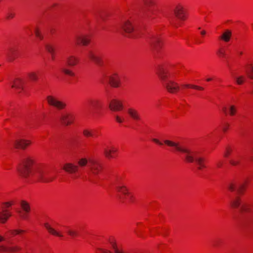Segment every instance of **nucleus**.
<instances>
[{
	"instance_id": "obj_1",
	"label": "nucleus",
	"mask_w": 253,
	"mask_h": 253,
	"mask_svg": "<svg viewBox=\"0 0 253 253\" xmlns=\"http://www.w3.org/2000/svg\"><path fill=\"white\" fill-rule=\"evenodd\" d=\"M164 143L169 146L173 148L175 151L180 152L184 154V159L188 163L194 162L198 166V169L201 170L206 168L205 160L203 158L198 157L196 153L191 151L187 147L182 146L179 142L172 141L169 140H164Z\"/></svg>"
},
{
	"instance_id": "obj_2",
	"label": "nucleus",
	"mask_w": 253,
	"mask_h": 253,
	"mask_svg": "<svg viewBox=\"0 0 253 253\" xmlns=\"http://www.w3.org/2000/svg\"><path fill=\"white\" fill-rule=\"evenodd\" d=\"M231 206L239 209L245 219L253 220V206L247 201H242L239 196L236 197L231 201Z\"/></svg>"
},
{
	"instance_id": "obj_3",
	"label": "nucleus",
	"mask_w": 253,
	"mask_h": 253,
	"mask_svg": "<svg viewBox=\"0 0 253 253\" xmlns=\"http://www.w3.org/2000/svg\"><path fill=\"white\" fill-rule=\"evenodd\" d=\"M157 74L163 82L164 86L169 92L174 93L179 90V86L177 83L168 79L170 74L163 67L159 66L158 67Z\"/></svg>"
},
{
	"instance_id": "obj_4",
	"label": "nucleus",
	"mask_w": 253,
	"mask_h": 253,
	"mask_svg": "<svg viewBox=\"0 0 253 253\" xmlns=\"http://www.w3.org/2000/svg\"><path fill=\"white\" fill-rule=\"evenodd\" d=\"M33 174L39 181L42 182H50L55 178V177L52 175L49 169L42 165L36 166Z\"/></svg>"
},
{
	"instance_id": "obj_5",
	"label": "nucleus",
	"mask_w": 253,
	"mask_h": 253,
	"mask_svg": "<svg viewBox=\"0 0 253 253\" xmlns=\"http://www.w3.org/2000/svg\"><path fill=\"white\" fill-rule=\"evenodd\" d=\"M34 165V160L32 157L26 156L22 159L17 170L22 176L27 177L32 173V168Z\"/></svg>"
},
{
	"instance_id": "obj_6",
	"label": "nucleus",
	"mask_w": 253,
	"mask_h": 253,
	"mask_svg": "<svg viewBox=\"0 0 253 253\" xmlns=\"http://www.w3.org/2000/svg\"><path fill=\"white\" fill-rule=\"evenodd\" d=\"M3 206L0 211V220L6 221L10 219V218L13 216V213L8 210L12 205L11 202H6L2 203Z\"/></svg>"
},
{
	"instance_id": "obj_7",
	"label": "nucleus",
	"mask_w": 253,
	"mask_h": 253,
	"mask_svg": "<svg viewBox=\"0 0 253 253\" xmlns=\"http://www.w3.org/2000/svg\"><path fill=\"white\" fill-rule=\"evenodd\" d=\"M147 43L151 50L158 52L162 45V42L160 37L157 35H153L147 39Z\"/></svg>"
},
{
	"instance_id": "obj_8",
	"label": "nucleus",
	"mask_w": 253,
	"mask_h": 253,
	"mask_svg": "<svg viewBox=\"0 0 253 253\" xmlns=\"http://www.w3.org/2000/svg\"><path fill=\"white\" fill-rule=\"evenodd\" d=\"M21 210H17L16 212L19 216L20 220H27L28 219V214L30 212L31 207L30 204L25 201L20 202Z\"/></svg>"
},
{
	"instance_id": "obj_9",
	"label": "nucleus",
	"mask_w": 253,
	"mask_h": 253,
	"mask_svg": "<svg viewBox=\"0 0 253 253\" xmlns=\"http://www.w3.org/2000/svg\"><path fill=\"white\" fill-rule=\"evenodd\" d=\"M46 101L49 105L53 106L57 109L61 110L66 106V104L53 95H48L46 97Z\"/></svg>"
},
{
	"instance_id": "obj_10",
	"label": "nucleus",
	"mask_w": 253,
	"mask_h": 253,
	"mask_svg": "<svg viewBox=\"0 0 253 253\" xmlns=\"http://www.w3.org/2000/svg\"><path fill=\"white\" fill-rule=\"evenodd\" d=\"M88 167L92 174L94 176H97L102 169L101 165L95 161H89Z\"/></svg>"
},
{
	"instance_id": "obj_11",
	"label": "nucleus",
	"mask_w": 253,
	"mask_h": 253,
	"mask_svg": "<svg viewBox=\"0 0 253 253\" xmlns=\"http://www.w3.org/2000/svg\"><path fill=\"white\" fill-rule=\"evenodd\" d=\"M4 240L5 238L3 237L0 236V242ZM20 250L21 248L17 246H7L4 245H0V253L8 252L13 253Z\"/></svg>"
},
{
	"instance_id": "obj_12",
	"label": "nucleus",
	"mask_w": 253,
	"mask_h": 253,
	"mask_svg": "<svg viewBox=\"0 0 253 253\" xmlns=\"http://www.w3.org/2000/svg\"><path fill=\"white\" fill-rule=\"evenodd\" d=\"M88 58L98 66H102L103 61L101 56L96 52L89 51L87 55Z\"/></svg>"
},
{
	"instance_id": "obj_13",
	"label": "nucleus",
	"mask_w": 253,
	"mask_h": 253,
	"mask_svg": "<svg viewBox=\"0 0 253 253\" xmlns=\"http://www.w3.org/2000/svg\"><path fill=\"white\" fill-rule=\"evenodd\" d=\"M109 107L112 111H118L123 109V105L120 100L113 99L110 101Z\"/></svg>"
},
{
	"instance_id": "obj_14",
	"label": "nucleus",
	"mask_w": 253,
	"mask_h": 253,
	"mask_svg": "<svg viewBox=\"0 0 253 253\" xmlns=\"http://www.w3.org/2000/svg\"><path fill=\"white\" fill-rule=\"evenodd\" d=\"M75 40L77 44L86 45L90 42V37L89 35H80L76 36Z\"/></svg>"
},
{
	"instance_id": "obj_15",
	"label": "nucleus",
	"mask_w": 253,
	"mask_h": 253,
	"mask_svg": "<svg viewBox=\"0 0 253 253\" xmlns=\"http://www.w3.org/2000/svg\"><path fill=\"white\" fill-rule=\"evenodd\" d=\"M31 144V141L28 140L19 139L15 140L13 142V146L16 148L24 149Z\"/></svg>"
},
{
	"instance_id": "obj_16",
	"label": "nucleus",
	"mask_w": 253,
	"mask_h": 253,
	"mask_svg": "<svg viewBox=\"0 0 253 253\" xmlns=\"http://www.w3.org/2000/svg\"><path fill=\"white\" fill-rule=\"evenodd\" d=\"M143 1L145 6L144 12L148 16H150L154 12V9L152 6L154 4V1L153 0H144Z\"/></svg>"
},
{
	"instance_id": "obj_17",
	"label": "nucleus",
	"mask_w": 253,
	"mask_h": 253,
	"mask_svg": "<svg viewBox=\"0 0 253 253\" xmlns=\"http://www.w3.org/2000/svg\"><path fill=\"white\" fill-rule=\"evenodd\" d=\"M63 169L69 173L75 174L78 171L79 166L73 163H67L64 165Z\"/></svg>"
},
{
	"instance_id": "obj_18",
	"label": "nucleus",
	"mask_w": 253,
	"mask_h": 253,
	"mask_svg": "<svg viewBox=\"0 0 253 253\" xmlns=\"http://www.w3.org/2000/svg\"><path fill=\"white\" fill-rule=\"evenodd\" d=\"M87 107L90 111H94L101 107V103L99 100L90 99L87 102Z\"/></svg>"
},
{
	"instance_id": "obj_19",
	"label": "nucleus",
	"mask_w": 253,
	"mask_h": 253,
	"mask_svg": "<svg viewBox=\"0 0 253 253\" xmlns=\"http://www.w3.org/2000/svg\"><path fill=\"white\" fill-rule=\"evenodd\" d=\"M109 83L111 86L114 87H118L120 84V79L117 74H113L112 75L108 77Z\"/></svg>"
},
{
	"instance_id": "obj_20",
	"label": "nucleus",
	"mask_w": 253,
	"mask_h": 253,
	"mask_svg": "<svg viewBox=\"0 0 253 253\" xmlns=\"http://www.w3.org/2000/svg\"><path fill=\"white\" fill-rule=\"evenodd\" d=\"M121 27L126 33L130 34L133 30L134 28L131 22L129 20L125 21L121 25Z\"/></svg>"
},
{
	"instance_id": "obj_21",
	"label": "nucleus",
	"mask_w": 253,
	"mask_h": 253,
	"mask_svg": "<svg viewBox=\"0 0 253 253\" xmlns=\"http://www.w3.org/2000/svg\"><path fill=\"white\" fill-rule=\"evenodd\" d=\"M129 116L134 121H139L141 119L138 112L134 108H129L127 110Z\"/></svg>"
},
{
	"instance_id": "obj_22",
	"label": "nucleus",
	"mask_w": 253,
	"mask_h": 253,
	"mask_svg": "<svg viewBox=\"0 0 253 253\" xmlns=\"http://www.w3.org/2000/svg\"><path fill=\"white\" fill-rule=\"evenodd\" d=\"M60 119L64 125L68 126L72 123L73 116L68 114H62Z\"/></svg>"
},
{
	"instance_id": "obj_23",
	"label": "nucleus",
	"mask_w": 253,
	"mask_h": 253,
	"mask_svg": "<svg viewBox=\"0 0 253 253\" xmlns=\"http://www.w3.org/2000/svg\"><path fill=\"white\" fill-rule=\"evenodd\" d=\"M174 14L178 19L184 20L185 19V15L182 6H177L173 10Z\"/></svg>"
},
{
	"instance_id": "obj_24",
	"label": "nucleus",
	"mask_w": 253,
	"mask_h": 253,
	"mask_svg": "<svg viewBox=\"0 0 253 253\" xmlns=\"http://www.w3.org/2000/svg\"><path fill=\"white\" fill-rule=\"evenodd\" d=\"M65 61L69 67H73L78 64L79 59L74 55H69L66 57Z\"/></svg>"
},
{
	"instance_id": "obj_25",
	"label": "nucleus",
	"mask_w": 253,
	"mask_h": 253,
	"mask_svg": "<svg viewBox=\"0 0 253 253\" xmlns=\"http://www.w3.org/2000/svg\"><path fill=\"white\" fill-rule=\"evenodd\" d=\"M24 84V81L20 78L16 79L14 81L13 84L12 85V87L15 88L18 90H23V84Z\"/></svg>"
},
{
	"instance_id": "obj_26",
	"label": "nucleus",
	"mask_w": 253,
	"mask_h": 253,
	"mask_svg": "<svg viewBox=\"0 0 253 253\" xmlns=\"http://www.w3.org/2000/svg\"><path fill=\"white\" fill-rule=\"evenodd\" d=\"M118 151L117 149L113 146L111 147L110 149L105 148L104 149V153L105 156L108 158H111L113 157L112 154L117 152Z\"/></svg>"
},
{
	"instance_id": "obj_27",
	"label": "nucleus",
	"mask_w": 253,
	"mask_h": 253,
	"mask_svg": "<svg viewBox=\"0 0 253 253\" xmlns=\"http://www.w3.org/2000/svg\"><path fill=\"white\" fill-rule=\"evenodd\" d=\"M83 135L86 137H93L95 130L90 128H85L83 130Z\"/></svg>"
},
{
	"instance_id": "obj_28",
	"label": "nucleus",
	"mask_w": 253,
	"mask_h": 253,
	"mask_svg": "<svg viewBox=\"0 0 253 253\" xmlns=\"http://www.w3.org/2000/svg\"><path fill=\"white\" fill-rule=\"evenodd\" d=\"M227 188L231 192L236 191L238 188V184L235 181H231L227 185Z\"/></svg>"
},
{
	"instance_id": "obj_29",
	"label": "nucleus",
	"mask_w": 253,
	"mask_h": 253,
	"mask_svg": "<svg viewBox=\"0 0 253 253\" xmlns=\"http://www.w3.org/2000/svg\"><path fill=\"white\" fill-rule=\"evenodd\" d=\"M231 32L229 30H226L222 35L220 38L224 41L225 42L229 41L231 36Z\"/></svg>"
},
{
	"instance_id": "obj_30",
	"label": "nucleus",
	"mask_w": 253,
	"mask_h": 253,
	"mask_svg": "<svg viewBox=\"0 0 253 253\" xmlns=\"http://www.w3.org/2000/svg\"><path fill=\"white\" fill-rule=\"evenodd\" d=\"M44 227L46 228V229L48 231V232L54 235H56V236H62V235L60 234H59L54 229H53V228H52L51 227H50L48 224L47 223H45L44 224Z\"/></svg>"
},
{
	"instance_id": "obj_31",
	"label": "nucleus",
	"mask_w": 253,
	"mask_h": 253,
	"mask_svg": "<svg viewBox=\"0 0 253 253\" xmlns=\"http://www.w3.org/2000/svg\"><path fill=\"white\" fill-rule=\"evenodd\" d=\"M61 71L64 74L70 76L71 77H74L75 75V74L72 71L66 67H62L61 68Z\"/></svg>"
},
{
	"instance_id": "obj_32",
	"label": "nucleus",
	"mask_w": 253,
	"mask_h": 253,
	"mask_svg": "<svg viewBox=\"0 0 253 253\" xmlns=\"http://www.w3.org/2000/svg\"><path fill=\"white\" fill-rule=\"evenodd\" d=\"M117 191L126 195L128 194V190L125 186L118 185L116 187Z\"/></svg>"
},
{
	"instance_id": "obj_33",
	"label": "nucleus",
	"mask_w": 253,
	"mask_h": 253,
	"mask_svg": "<svg viewBox=\"0 0 253 253\" xmlns=\"http://www.w3.org/2000/svg\"><path fill=\"white\" fill-rule=\"evenodd\" d=\"M28 76L32 81H36L38 79V74L35 72H30L28 73Z\"/></svg>"
},
{
	"instance_id": "obj_34",
	"label": "nucleus",
	"mask_w": 253,
	"mask_h": 253,
	"mask_svg": "<svg viewBox=\"0 0 253 253\" xmlns=\"http://www.w3.org/2000/svg\"><path fill=\"white\" fill-rule=\"evenodd\" d=\"M45 48L47 50V51L52 54V59H54L53 54H54V48L53 47V46L50 44H46L45 45Z\"/></svg>"
},
{
	"instance_id": "obj_35",
	"label": "nucleus",
	"mask_w": 253,
	"mask_h": 253,
	"mask_svg": "<svg viewBox=\"0 0 253 253\" xmlns=\"http://www.w3.org/2000/svg\"><path fill=\"white\" fill-rule=\"evenodd\" d=\"M246 187L243 184H238V188L237 189V192L240 194H243L245 190Z\"/></svg>"
},
{
	"instance_id": "obj_36",
	"label": "nucleus",
	"mask_w": 253,
	"mask_h": 253,
	"mask_svg": "<svg viewBox=\"0 0 253 253\" xmlns=\"http://www.w3.org/2000/svg\"><path fill=\"white\" fill-rule=\"evenodd\" d=\"M182 86L183 87H192L193 88L197 89H199V90H203L204 89V88L201 86L196 85H191L190 84H183L182 85Z\"/></svg>"
},
{
	"instance_id": "obj_37",
	"label": "nucleus",
	"mask_w": 253,
	"mask_h": 253,
	"mask_svg": "<svg viewBox=\"0 0 253 253\" xmlns=\"http://www.w3.org/2000/svg\"><path fill=\"white\" fill-rule=\"evenodd\" d=\"M236 82L238 84H243L245 80V77L243 76H241L235 78Z\"/></svg>"
},
{
	"instance_id": "obj_38",
	"label": "nucleus",
	"mask_w": 253,
	"mask_h": 253,
	"mask_svg": "<svg viewBox=\"0 0 253 253\" xmlns=\"http://www.w3.org/2000/svg\"><path fill=\"white\" fill-rule=\"evenodd\" d=\"M87 163V159L85 158H82L79 160L78 164L79 166L83 167L86 165Z\"/></svg>"
},
{
	"instance_id": "obj_39",
	"label": "nucleus",
	"mask_w": 253,
	"mask_h": 253,
	"mask_svg": "<svg viewBox=\"0 0 253 253\" xmlns=\"http://www.w3.org/2000/svg\"><path fill=\"white\" fill-rule=\"evenodd\" d=\"M15 51L13 49H11L7 53V56L9 60H12L14 58Z\"/></svg>"
},
{
	"instance_id": "obj_40",
	"label": "nucleus",
	"mask_w": 253,
	"mask_h": 253,
	"mask_svg": "<svg viewBox=\"0 0 253 253\" xmlns=\"http://www.w3.org/2000/svg\"><path fill=\"white\" fill-rule=\"evenodd\" d=\"M229 112L230 115H234L236 112V109L235 106L234 105H230L229 107Z\"/></svg>"
},
{
	"instance_id": "obj_41",
	"label": "nucleus",
	"mask_w": 253,
	"mask_h": 253,
	"mask_svg": "<svg viewBox=\"0 0 253 253\" xmlns=\"http://www.w3.org/2000/svg\"><path fill=\"white\" fill-rule=\"evenodd\" d=\"M230 163L233 166H236L239 164V160L238 158H233L229 161Z\"/></svg>"
},
{
	"instance_id": "obj_42",
	"label": "nucleus",
	"mask_w": 253,
	"mask_h": 253,
	"mask_svg": "<svg viewBox=\"0 0 253 253\" xmlns=\"http://www.w3.org/2000/svg\"><path fill=\"white\" fill-rule=\"evenodd\" d=\"M110 244L112 247V248L114 249V252L115 253H123L122 252H121L120 251H119L117 248H116V245L115 244V243H114L112 241H110Z\"/></svg>"
},
{
	"instance_id": "obj_43",
	"label": "nucleus",
	"mask_w": 253,
	"mask_h": 253,
	"mask_svg": "<svg viewBox=\"0 0 253 253\" xmlns=\"http://www.w3.org/2000/svg\"><path fill=\"white\" fill-rule=\"evenodd\" d=\"M15 16V13L12 11H8L6 14V18L8 19H12Z\"/></svg>"
},
{
	"instance_id": "obj_44",
	"label": "nucleus",
	"mask_w": 253,
	"mask_h": 253,
	"mask_svg": "<svg viewBox=\"0 0 253 253\" xmlns=\"http://www.w3.org/2000/svg\"><path fill=\"white\" fill-rule=\"evenodd\" d=\"M115 117L116 121L119 123H123L124 120V118H121L118 115H115Z\"/></svg>"
},
{
	"instance_id": "obj_45",
	"label": "nucleus",
	"mask_w": 253,
	"mask_h": 253,
	"mask_svg": "<svg viewBox=\"0 0 253 253\" xmlns=\"http://www.w3.org/2000/svg\"><path fill=\"white\" fill-rule=\"evenodd\" d=\"M252 72L253 73V74H252L251 73H247V74H248V77L251 79V80H253V66L252 67Z\"/></svg>"
},
{
	"instance_id": "obj_46",
	"label": "nucleus",
	"mask_w": 253,
	"mask_h": 253,
	"mask_svg": "<svg viewBox=\"0 0 253 253\" xmlns=\"http://www.w3.org/2000/svg\"><path fill=\"white\" fill-rule=\"evenodd\" d=\"M68 234L71 236H75L76 235V232L74 231L69 230L68 231Z\"/></svg>"
},
{
	"instance_id": "obj_47",
	"label": "nucleus",
	"mask_w": 253,
	"mask_h": 253,
	"mask_svg": "<svg viewBox=\"0 0 253 253\" xmlns=\"http://www.w3.org/2000/svg\"><path fill=\"white\" fill-rule=\"evenodd\" d=\"M35 35L36 36V37H37L38 38H39L40 39H42V36L41 35L39 31L38 30H36L35 31Z\"/></svg>"
},
{
	"instance_id": "obj_48",
	"label": "nucleus",
	"mask_w": 253,
	"mask_h": 253,
	"mask_svg": "<svg viewBox=\"0 0 253 253\" xmlns=\"http://www.w3.org/2000/svg\"><path fill=\"white\" fill-rule=\"evenodd\" d=\"M218 53L221 56H224L225 55V52L222 50V49H219L218 51Z\"/></svg>"
},
{
	"instance_id": "obj_49",
	"label": "nucleus",
	"mask_w": 253,
	"mask_h": 253,
	"mask_svg": "<svg viewBox=\"0 0 253 253\" xmlns=\"http://www.w3.org/2000/svg\"><path fill=\"white\" fill-rule=\"evenodd\" d=\"M21 232H22V231L18 230H15L11 231V234H19Z\"/></svg>"
},
{
	"instance_id": "obj_50",
	"label": "nucleus",
	"mask_w": 253,
	"mask_h": 253,
	"mask_svg": "<svg viewBox=\"0 0 253 253\" xmlns=\"http://www.w3.org/2000/svg\"><path fill=\"white\" fill-rule=\"evenodd\" d=\"M230 150L229 149H227L226 152L225 153L224 156L227 157L230 153Z\"/></svg>"
},
{
	"instance_id": "obj_51",
	"label": "nucleus",
	"mask_w": 253,
	"mask_h": 253,
	"mask_svg": "<svg viewBox=\"0 0 253 253\" xmlns=\"http://www.w3.org/2000/svg\"><path fill=\"white\" fill-rule=\"evenodd\" d=\"M153 141L157 143H158V144L160 145H163V143L162 142H161L159 140L157 139H155V138H154L153 139Z\"/></svg>"
},
{
	"instance_id": "obj_52",
	"label": "nucleus",
	"mask_w": 253,
	"mask_h": 253,
	"mask_svg": "<svg viewBox=\"0 0 253 253\" xmlns=\"http://www.w3.org/2000/svg\"><path fill=\"white\" fill-rule=\"evenodd\" d=\"M100 18L103 21H105V14H104V13L101 14L100 15Z\"/></svg>"
},
{
	"instance_id": "obj_53",
	"label": "nucleus",
	"mask_w": 253,
	"mask_h": 253,
	"mask_svg": "<svg viewBox=\"0 0 253 253\" xmlns=\"http://www.w3.org/2000/svg\"><path fill=\"white\" fill-rule=\"evenodd\" d=\"M101 251V253H111V252L109 251H108L107 250L104 249H100Z\"/></svg>"
},
{
	"instance_id": "obj_54",
	"label": "nucleus",
	"mask_w": 253,
	"mask_h": 253,
	"mask_svg": "<svg viewBox=\"0 0 253 253\" xmlns=\"http://www.w3.org/2000/svg\"><path fill=\"white\" fill-rule=\"evenodd\" d=\"M217 167L218 168H220L221 167L222 165V163L221 162H218L217 163Z\"/></svg>"
},
{
	"instance_id": "obj_55",
	"label": "nucleus",
	"mask_w": 253,
	"mask_h": 253,
	"mask_svg": "<svg viewBox=\"0 0 253 253\" xmlns=\"http://www.w3.org/2000/svg\"><path fill=\"white\" fill-rule=\"evenodd\" d=\"M228 126H229V125H227L226 127H224L223 128V130L224 131H225L227 130V129L228 128Z\"/></svg>"
},
{
	"instance_id": "obj_56",
	"label": "nucleus",
	"mask_w": 253,
	"mask_h": 253,
	"mask_svg": "<svg viewBox=\"0 0 253 253\" xmlns=\"http://www.w3.org/2000/svg\"><path fill=\"white\" fill-rule=\"evenodd\" d=\"M201 33L202 35H204L206 34V32L205 31H203Z\"/></svg>"
},
{
	"instance_id": "obj_57",
	"label": "nucleus",
	"mask_w": 253,
	"mask_h": 253,
	"mask_svg": "<svg viewBox=\"0 0 253 253\" xmlns=\"http://www.w3.org/2000/svg\"><path fill=\"white\" fill-rule=\"evenodd\" d=\"M223 111L224 112H225V113H226V108L225 107H224V108H223Z\"/></svg>"
},
{
	"instance_id": "obj_58",
	"label": "nucleus",
	"mask_w": 253,
	"mask_h": 253,
	"mask_svg": "<svg viewBox=\"0 0 253 253\" xmlns=\"http://www.w3.org/2000/svg\"><path fill=\"white\" fill-rule=\"evenodd\" d=\"M169 20L170 21H172V17H169Z\"/></svg>"
},
{
	"instance_id": "obj_59",
	"label": "nucleus",
	"mask_w": 253,
	"mask_h": 253,
	"mask_svg": "<svg viewBox=\"0 0 253 253\" xmlns=\"http://www.w3.org/2000/svg\"><path fill=\"white\" fill-rule=\"evenodd\" d=\"M211 78H209V79H207V81L209 82V81H211Z\"/></svg>"
},
{
	"instance_id": "obj_60",
	"label": "nucleus",
	"mask_w": 253,
	"mask_h": 253,
	"mask_svg": "<svg viewBox=\"0 0 253 253\" xmlns=\"http://www.w3.org/2000/svg\"><path fill=\"white\" fill-rule=\"evenodd\" d=\"M74 177H75V178H77V176H76V175H75V176H74Z\"/></svg>"
}]
</instances>
